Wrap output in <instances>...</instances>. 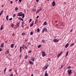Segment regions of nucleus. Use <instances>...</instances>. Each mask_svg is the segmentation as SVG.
Returning a JSON list of instances; mask_svg holds the SVG:
<instances>
[{
  "mask_svg": "<svg viewBox=\"0 0 76 76\" xmlns=\"http://www.w3.org/2000/svg\"><path fill=\"white\" fill-rule=\"evenodd\" d=\"M18 16H23V14H22V12H20V13H18Z\"/></svg>",
  "mask_w": 76,
  "mask_h": 76,
  "instance_id": "20e7f679",
  "label": "nucleus"
},
{
  "mask_svg": "<svg viewBox=\"0 0 76 76\" xmlns=\"http://www.w3.org/2000/svg\"><path fill=\"white\" fill-rule=\"evenodd\" d=\"M12 36H13V37L14 36H15V34H12Z\"/></svg>",
  "mask_w": 76,
  "mask_h": 76,
  "instance_id": "680f3d73",
  "label": "nucleus"
},
{
  "mask_svg": "<svg viewBox=\"0 0 76 76\" xmlns=\"http://www.w3.org/2000/svg\"><path fill=\"white\" fill-rule=\"evenodd\" d=\"M8 17H9V15H7V16H6V19H7V21L9 20L8 19Z\"/></svg>",
  "mask_w": 76,
  "mask_h": 76,
  "instance_id": "6ab92c4d",
  "label": "nucleus"
},
{
  "mask_svg": "<svg viewBox=\"0 0 76 76\" xmlns=\"http://www.w3.org/2000/svg\"><path fill=\"white\" fill-rule=\"evenodd\" d=\"M67 72L68 73V75H71V74H72V70H68Z\"/></svg>",
  "mask_w": 76,
  "mask_h": 76,
  "instance_id": "f03ea898",
  "label": "nucleus"
},
{
  "mask_svg": "<svg viewBox=\"0 0 76 76\" xmlns=\"http://www.w3.org/2000/svg\"><path fill=\"white\" fill-rule=\"evenodd\" d=\"M3 13V11L2 10L1 12L0 13V16H1V15H2Z\"/></svg>",
  "mask_w": 76,
  "mask_h": 76,
  "instance_id": "4be33fe9",
  "label": "nucleus"
},
{
  "mask_svg": "<svg viewBox=\"0 0 76 76\" xmlns=\"http://www.w3.org/2000/svg\"><path fill=\"white\" fill-rule=\"evenodd\" d=\"M62 54H63V52H61L60 53L58 54V55L57 56L58 58H59L60 56H61Z\"/></svg>",
  "mask_w": 76,
  "mask_h": 76,
  "instance_id": "423d86ee",
  "label": "nucleus"
},
{
  "mask_svg": "<svg viewBox=\"0 0 76 76\" xmlns=\"http://www.w3.org/2000/svg\"><path fill=\"white\" fill-rule=\"evenodd\" d=\"M75 45V43H72L70 45V47H72V46H73V45Z\"/></svg>",
  "mask_w": 76,
  "mask_h": 76,
  "instance_id": "a211bd4d",
  "label": "nucleus"
},
{
  "mask_svg": "<svg viewBox=\"0 0 76 76\" xmlns=\"http://www.w3.org/2000/svg\"><path fill=\"white\" fill-rule=\"evenodd\" d=\"M36 20L35 21V23H34V24H37V22H38V20Z\"/></svg>",
  "mask_w": 76,
  "mask_h": 76,
  "instance_id": "2eb2a0df",
  "label": "nucleus"
},
{
  "mask_svg": "<svg viewBox=\"0 0 76 76\" xmlns=\"http://www.w3.org/2000/svg\"><path fill=\"white\" fill-rule=\"evenodd\" d=\"M28 53H31V50H29L28 51Z\"/></svg>",
  "mask_w": 76,
  "mask_h": 76,
  "instance_id": "3c124183",
  "label": "nucleus"
},
{
  "mask_svg": "<svg viewBox=\"0 0 76 76\" xmlns=\"http://www.w3.org/2000/svg\"><path fill=\"white\" fill-rule=\"evenodd\" d=\"M12 69H10L9 70V72H11V71H12Z\"/></svg>",
  "mask_w": 76,
  "mask_h": 76,
  "instance_id": "de8ad7c7",
  "label": "nucleus"
},
{
  "mask_svg": "<svg viewBox=\"0 0 76 76\" xmlns=\"http://www.w3.org/2000/svg\"><path fill=\"white\" fill-rule=\"evenodd\" d=\"M69 44L67 43L65 46V48H67V47H68V46H69Z\"/></svg>",
  "mask_w": 76,
  "mask_h": 76,
  "instance_id": "f8f14e48",
  "label": "nucleus"
},
{
  "mask_svg": "<svg viewBox=\"0 0 76 76\" xmlns=\"http://www.w3.org/2000/svg\"><path fill=\"white\" fill-rule=\"evenodd\" d=\"M63 65H62L61 66V68H60V69H62V68H63Z\"/></svg>",
  "mask_w": 76,
  "mask_h": 76,
  "instance_id": "e433bc0d",
  "label": "nucleus"
},
{
  "mask_svg": "<svg viewBox=\"0 0 76 76\" xmlns=\"http://www.w3.org/2000/svg\"><path fill=\"white\" fill-rule=\"evenodd\" d=\"M47 25V22H45L44 23V24L43 25L44 26H45V25Z\"/></svg>",
  "mask_w": 76,
  "mask_h": 76,
  "instance_id": "f3484780",
  "label": "nucleus"
},
{
  "mask_svg": "<svg viewBox=\"0 0 76 76\" xmlns=\"http://www.w3.org/2000/svg\"><path fill=\"white\" fill-rule=\"evenodd\" d=\"M42 56L43 57H45V56H46V53H45V51H43L42 53Z\"/></svg>",
  "mask_w": 76,
  "mask_h": 76,
  "instance_id": "f257e3e1",
  "label": "nucleus"
},
{
  "mask_svg": "<svg viewBox=\"0 0 76 76\" xmlns=\"http://www.w3.org/2000/svg\"><path fill=\"white\" fill-rule=\"evenodd\" d=\"M22 35H25V34L24 33H23L22 34Z\"/></svg>",
  "mask_w": 76,
  "mask_h": 76,
  "instance_id": "f704fd0d",
  "label": "nucleus"
},
{
  "mask_svg": "<svg viewBox=\"0 0 76 76\" xmlns=\"http://www.w3.org/2000/svg\"><path fill=\"white\" fill-rule=\"evenodd\" d=\"M47 69V67H46V66L44 68V70H46V69Z\"/></svg>",
  "mask_w": 76,
  "mask_h": 76,
  "instance_id": "393cba45",
  "label": "nucleus"
},
{
  "mask_svg": "<svg viewBox=\"0 0 76 76\" xmlns=\"http://www.w3.org/2000/svg\"><path fill=\"white\" fill-rule=\"evenodd\" d=\"M41 47V45H39L38 46V48H40V47Z\"/></svg>",
  "mask_w": 76,
  "mask_h": 76,
  "instance_id": "2f4dec72",
  "label": "nucleus"
},
{
  "mask_svg": "<svg viewBox=\"0 0 76 76\" xmlns=\"http://www.w3.org/2000/svg\"><path fill=\"white\" fill-rule=\"evenodd\" d=\"M37 2H38L39 1V0H36Z\"/></svg>",
  "mask_w": 76,
  "mask_h": 76,
  "instance_id": "052dcab7",
  "label": "nucleus"
},
{
  "mask_svg": "<svg viewBox=\"0 0 76 76\" xmlns=\"http://www.w3.org/2000/svg\"><path fill=\"white\" fill-rule=\"evenodd\" d=\"M5 42L6 44H7V41H5Z\"/></svg>",
  "mask_w": 76,
  "mask_h": 76,
  "instance_id": "69168bd1",
  "label": "nucleus"
},
{
  "mask_svg": "<svg viewBox=\"0 0 76 76\" xmlns=\"http://www.w3.org/2000/svg\"><path fill=\"white\" fill-rule=\"evenodd\" d=\"M19 2H20L22 1V0H19Z\"/></svg>",
  "mask_w": 76,
  "mask_h": 76,
  "instance_id": "8fccbe9b",
  "label": "nucleus"
},
{
  "mask_svg": "<svg viewBox=\"0 0 76 76\" xmlns=\"http://www.w3.org/2000/svg\"><path fill=\"white\" fill-rule=\"evenodd\" d=\"M37 32H39V28H37Z\"/></svg>",
  "mask_w": 76,
  "mask_h": 76,
  "instance_id": "a878e982",
  "label": "nucleus"
},
{
  "mask_svg": "<svg viewBox=\"0 0 76 76\" xmlns=\"http://www.w3.org/2000/svg\"><path fill=\"white\" fill-rule=\"evenodd\" d=\"M68 52H69V51H68L66 53L65 57H67V55H68Z\"/></svg>",
  "mask_w": 76,
  "mask_h": 76,
  "instance_id": "aec40b11",
  "label": "nucleus"
},
{
  "mask_svg": "<svg viewBox=\"0 0 76 76\" xmlns=\"http://www.w3.org/2000/svg\"><path fill=\"white\" fill-rule=\"evenodd\" d=\"M70 68H71V66H69L67 67V69H70Z\"/></svg>",
  "mask_w": 76,
  "mask_h": 76,
  "instance_id": "cd10ccee",
  "label": "nucleus"
},
{
  "mask_svg": "<svg viewBox=\"0 0 76 76\" xmlns=\"http://www.w3.org/2000/svg\"><path fill=\"white\" fill-rule=\"evenodd\" d=\"M24 17H25V16H23L22 18H23V19Z\"/></svg>",
  "mask_w": 76,
  "mask_h": 76,
  "instance_id": "bf43d9fd",
  "label": "nucleus"
},
{
  "mask_svg": "<svg viewBox=\"0 0 76 76\" xmlns=\"http://www.w3.org/2000/svg\"><path fill=\"white\" fill-rule=\"evenodd\" d=\"M33 25H34V24L32 23L30 25V26H31V27H32V26H33Z\"/></svg>",
  "mask_w": 76,
  "mask_h": 76,
  "instance_id": "c756f323",
  "label": "nucleus"
},
{
  "mask_svg": "<svg viewBox=\"0 0 76 76\" xmlns=\"http://www.w3.org/2000/svg\"><path fill=\"white\" fill-rule=\"evenodd\" d=\"M10 51V50L9 49H8L5 52V53L6 54H9V51Z\"/></svg>",
  "mask_w": 76,
  "mask_h": 76,
  "instance_id": "6e6552de",
  "label": "nucleus"
},
{
  "mask_svg": "<svg viewBox=\"0 0 76 76\" xmlns=\"http://www.w3.org/2000/svg\"><path fill=\"white\" fill-rule=\"evenodd\" d=\"M3 25H1V28H0V30H3Z\"/></svg>",
  "mask_w": 76,
  "mask_h": 76,
  "instance_id": "4468645a",
  "label": "nucleus"
},
{
  "mask_svg": "<svg viewBox=\"0 0 76 76\" xmlns=\"http://www.w3.org/2000/svg\"><path fill=\"white\" fill-rule=\"evenodd\" d=\"M39 10H37V11L36 12H37V13H39Z\"/></svg>",
  "mask_w": 76,
  "mask_h": 76,
  "instance_id": "58836bf2",
  "label": "nucleus"
},
{
  "mask_svg": "<svg viewBox=\"0 0 76 76\" xmlns=\"http://www.w3.org/2000/svg\"><path fill=\"white\" fill-rule=\"evenodd\" d=\"M4 42L2 43H1L0 45V47H1V48H3L4 47Z\"/></svg>",
  "mask_w": 76,
  "mask_h": 76,
  "instance_id": "0eeeda50",
  "label": "nucleus"
},
{
  "mask_svg": "<svg viewBox=\"0 0 76 76\" xmlns=\"http://www.w3.org/2000/svg\"><path fill=\"white\" fill-rule=\"evenodd\" d=\"M16 16V14H14L13 15V17H15Z\"/></svg>",
  "mask_w": 76,
  "mask_h": 76,
  "instance_id": "79ce46f5",
  "label": "nucleus"
},
{
  "mask_svg": "<svg viewBox=\"0 0 76 76\" xmlns=\"http://www.w3.org/2000/svg\"><path fill=\"white\" fill-rule=\"evenodd\" d=\"M6 69H4V73H5V72H6Z\"/></svg>",
  "mask_w": 76,
  "mask_h": 76,
  "instance_id": "e2e57ef3",
  "label": "nucleus"
},
{
  "mask_svg": "<svg viewBox=\"0 0 76 76\" xmlns=\"http://www.w3.org/2000/svg\"><path fill=\"white\" fill-rule=\"evenodd\" d=\"M29 63H30V64H31V65H33V64H34V63L31 61H29Z\"/></svg>",
  "mask_w": 76,
  "mask_h": 76,
  "instance_id": "9d476101",
  "label": "nucleus"
},
{
  "mask_svg": "<svg viewBox=\"0 0 76 76\" xmlns=\"http://www.w3.org/2000/svg\"><path fill=\"white\" fill-rule=\"evenodd\" d=\"M9 20H12V18H11L9 19Z\"/></svg>",
  "mask_w": 76,
  "mask_h": 76,
  "instance_id": "c03bdc74",
  "label": "nucleus"
},
{
  "mask_svg": "<svg viewBox=\"0 0 76 76\" xmlns=\"http://www.w3.org/2000/svg\"><path fill=\"white\" fill-rule=\"evenodd\" d=\"M53 41L54 42H58V39H55L53 40Z\"/></svg>",
  "mask_w": 76,
  "mask_h": 76,
  "instance_id": "7ed1b4c3",
  "label": "nucleus"
},
{
  "mask_svg": "<svg viewBox=\"0 0 76 76\" xmlns=\"http://www.w3.org/2000/svg\"><path fill=\"white\" fill-rule=\"evenodd\" d=\"M41 10H42V8L40 9L39 10H39V12H40V11H41Z\"/></svg>",
  "mask_w": 76,
  "mask_h": 76,
  "instance_id": "ea45409f",
  "label": "nucleus"
},
{
  "mask_svg": "<svg viewBox=\"0 0 76 76\" xmlns=\"http://www.w3.org/2000/svg\"><path fill=\"white\" fill-rule=\"evenodd\" d=\"M10 47L11 48H13L14 47V44H11L10 45Z\"/></svg>",
  "mask_w": 76,
  "mask_h": 76,
  "instance_id": "9b49d317",
  "label": "nucleus"
},
{
  "mask_svg": "<svg viewBox=\"0 0 76 76\" xmlns=\"http://www.w3.org/2000/svg\"><path fill=\"white\" fill-rule=\"evenodd\" d=\"M10 2L11 3H13V2L12 1H10Z\"/></svg>",
  "mask_w": 76,
  "mask_h": 76,
  "instance_id": "13d9d810",
  "label": "nucleus"
},
{
  "mask_svg": "<svg viewBox=\"0 0 76 76\" xmlns=\"http://www.w3.org/2000/svg\"><path fill=\"white\" fill-rule=\"evenodd\" d=\"M31 76H34V75H33V74H31Z\"/></svg>",
  "mask_w": 76,
  "mask_h": 76,
  "instance_id": "0e129e2a",
  "label": "nucleus"
},
{
  "mask_svg": "<svg viewBox=\"0 0 76 76\" xmlns=\"http://www.w3.org/2000/svg\"><path fill=\"white\" fill-rule=\"evenodd\" d=\"M45 31V32H47V29L46 28H44L42 31V33H44V32Z\"/></svg>",
  "mask_w": 76,
  "mask_h": 76,
  "instance_id": "39448f33",
  "label": "nucleus"
},
{
  "mask_svg": "<svg viewBox=\"0 0 76 76\" xmlns=\"http://www.w3.org/2000/svg\"><path fill=\"white\" fill-rule=\"evenodd\" d=\"M3 6H4V5H1L2 7H3Z\"/></svg>",
  "mask_w": 76,
  "mask_h": 76,
  "instance_id": "338daca9",
  "label": "nucleus"
},
{
  "mask_svg": "<svg viewBox=\"0 0 76 76\" xmlns=\"http://www.w3.org/2000/svg\"><path fill=\"white\" fill-rule=\"evenodd\" d=\"M34 60H35V58H32V61H34Z\"/></svg>",
  "mask_w": 76,
  "mask_h": 76,
  "instance_id": "c85d7f7f",
  "label": "nucleus"
},
{
  "mask_svg": "<svg viewBox=\"0 0 76 76\" xmlns=\"http://www.w3.org/2000/svg\"><path fill=\"white\" fill-rule=\"evenodd\" d=\"M13 74H11L10 75V76H13Z\"/></svg>",
  "mask_w": 76,
  "mask_h": 76,
  "instance_id": "49530a36",
  "label": "nucleus"
},
{
  "mask_svg": "<svg viewBox=\"0 0 76 76\" xmlns=\"http://www.w3.org/2000/svg\"><path fill=\"white\" fill-rule=\"evenodd\" d=\"M42 42L43 43H44V42H45V41H44V40H42Z\"/></svg>",
  "mask_w": 76,
  "mask_h": 76,
  "instance_id": "a18cd8bd",
  "label": "nucleus"
},
{
  "mask_svg": "<svg viewBox=\"0 0 76 76\" xmlns=\"http://www.w3.org/2000/svg\"><path fill=\"white\" fill-rule=\"evenodd\" d=\"M20 25V23H18L17 24V26H19V25Z\"/></svg>",
  "mask_w": 76,
  "mask_h": 76,
  "instance_id": "b1692460",
  "label": "nucleus"
},
{
  "mask_svg": "<svg viewBox=\"0 0 76 76\" xmlns=\"http://www.w3.org/2000/svg\"><path fill=\"white\" fill-rule=\"evenodd\" d=\"M48 60H49V61H51V59H50V58H48Z\"/></svg>",
  "mask_w": 76,
  "mask_h": 76,
  "instance_id": "4d7b16f0",
  "label": "nucleus"
},
{
  "mask_svg": "<svg viewBox=\"0 0 76 76\" xmlns=\"http://www.w3.org/2000/svg\"><path fill=\"white\" fill-rule=\"evenodd\" d=\"M24 23H25V22L23 21L22 22V24L21 25H23V24H24Z\"/></svg>",
  "mask_w": 76,
  "mask_h": 76,
  "instance_id": "4c0bfd02",
  "label": "nucleus"
},
{
  "mask_svg": "<svg viewBox=\"0 0 76 76\" xmlns=\"http://www.w3.org/2000/svg\"><path fill=\"white\" fill-rule=\"evenodd\" d=\"M25 59H27V58H28V56L26 55V56L25 57Z\"/></svg>",
  "mask_w": 76,
  "mask_h": 76,
  "instance_id": "412c9836",
  "label": "nucleus"
},
{
  "mask_svg": "<svg viewBox=\"0 0 76 76\" xmlns=\"http://www.w3.org/2000/svg\"><path fill=\"white\" fill-rule=\"evenodd\" d=\"M3 50V49L1 48H0V51H1Z\"/></svg>",
  "mask_w": 76,
  "mask_h": 76,
  "instance_id": "a19ab883",
  "label": "nucleus"
},
{
  "mask_svg": "<svg viewBox=\"0 0 76 76\" xmlns=\"http://www.w3.org/2000/svg\"><path fill=\"white\" fill-rule=\"evenodd\" d=\"M21 26H22V28H23V25H21Z\"/></svg>",
  "mask_w": 76,
  "mask_h": 76,
  "instance_id": "5fc2aeb1",
  "label": "nucleus"
},
{
  "mask_svg": "<svg viewBox=\"0 0 76 76\" xmlns=\"http://www.w3.org/2000/svg\"><path fill=\"white\" fill-rule=\"evenodd\" d=\"M48 66H49V65H48V64H47L45 66L47 67V68L48 67Z\"/></svg>",
  "mask_w": 76,
  "mask_h": 76,
  "instance_id": "bb28decb",
  "label": "nucleus"
},
{
  "mask_svg": "<svg viewBox=\"0 0 76 76\" xmlns=\"http://www.w3.org/2000/svg\"><path fill=\"white\" fill-rule=\"evenodd\" d=\"M20 50H22V47H20Z\"/></svg>",
  "mask_w": 76,
  "mask_h": 76,
  "instance_id": "6e6d98bb",
  "label": "nucleus"
},
{
  "mask_svg": "<svg viewBox=\"0 0 76 76\" xmlns=\"http://www.w3.org/2000/svg\"><path fill=\"white\" fill-rule=\"evenodd\" d=\"M45 76H48V73H45Z\"/></svg>",
  "mask_w": 76,
  "mask_h": 76,
  "instance_id": "dca6fc26",
  "label": "nucleus"
},
{
  "mask_svg": "<svg viewBox=\"0 0 76 76\" xmlns=\"http://www.w3.org/2000/svg\"><path fill=\"white\" fill-rule=\"evenodd\" d=\"M23 47H24V48H26V49H28V48H27L26 46H25V45H23Z\"/></svg>",
  "mask_w": 76,
  "mask_h": 76,
  "instance_id": "5701e85b",
  "label": "nucleus"
},
{
  "mask_svg": "<svg viewBox=\"0 0 76 76\" xmlns=\"http://www.w3.org/2000/svg\"><path fill=\"white\" fill-rule=\"evenodd\" d=\"M20 53H21V52H22V49H20Z\"/></svg>",
  "mask_w": 76,
  "mask_h": 76,
  "instance_id": "603ef678",
  "label": "nucleus"
},
{
  "mask_svg": "<svg viewBox=\"0 0 76 76\" xmlns=\"http://www.w3.org/2000/svg\"><path fill=\"white\" fill-rule=\"evenodd\" d=\"M52 5L53 6H56V3H55V1H53V2Z\"/></svg>",
  "mask_w": 76,
  "mask_h": 76,
  "instance_id": "1a4fd4ad",
  "label": "nucleus"
},
{
  "mask_svg": "<svg viewBox=\"0 0 76 76\" xmlns=\"http://www.w3.org/2000/svg\"><path fill=\"white\" fill-rule=\"evenodd\" d=\"M30 35H33V32H31V33H30Z\"/></svg>",
  "mask_w": 76,
  "mask_h": 76,
  "instance_id": "473e14b6",
  "label": "nucleus"
},
{
  "mask_svg": "<svg viewBox=\"0 0 76 76\" xmlns=\"http://www.w3.org/2000/svg\"><path fill=\"white\" fill-rule=\"evenodd\" d=\"M39 18V16L37 15L36 18H37V19H38Z\"/></svg>",
  "mask_w": 76,
  "mask_h": 76,
  "instance_id": "09e8293b",
  "label": "nucleus"
},
{
  "mask_svg": "<svg viewBox=\"0 0 76 76\" xmlns=\"http://www.w3.org/2000/svg\"><path fill=\"white\" fill-rule=\"evenodd\" d=\"M13 26H14V24H12L11 27H12V28H13Z\"/></svg>",
  "mask_w": 76,
  "mask_h": 76,
  "instance_id": "c9c22d12",
  "label": "nucleus"
},
{
  "mask_svg": "<svg viewBox=\"0 0 76 76\" xmlns=\"http://www.w3.org/2000/svg\"><path fill=\"white\" fill-rule=\"evenodd\" d=\"M19 20H22V21H23V19L21 18L20 17H19V18H18Z\"/></svg>",
  "mask_w": 76,
  "mask_h": 76,
  "instance_id": "ddd939ff",
  "label": "nucleus"
},
{
  "mask_svg": "<svg viewBox=\"0 0 76 76\" xmlns=\"http://www.w3.org/2000/svg\"><path fill=\"white\" fill-rule=\"evenodd\" d=\"M21 56H22V54L20 55V56L19 58H21Z\"/></svg>",
  "mask_w": 76,
  "mask_h": 76,
  "instance_id": "864d4df0",
  "label": "nucleus"
},
{
  "mask_svg": "<svg viewBox=\"0 0 76 76\" xmlns=\"http://www.w3.org/2000/svg\"><path fill=\"white\" fill-rule=\"evenodd\" d=\"M23 16H25V14H23Z\"/></svg>",
  "mask_w": 76,
  "mask_h": 76,
  "instance_id": "774afa93",
  "label": "nucleus"
},
{
  "mask_svg": "<svg viewBox=\"0 0 76 76\" xmlns=\"http://www.w3.org/2000/svg\"><path fill=\"white\" fill-rule=\"evenodd\" d=\"M31 21H32V19H29V23H30L31 22Z\"/></svg>",
  "mask_w": 76,
  "mask_h": 76,
  "instance_id": "7c9ffc66",
  "label": "nucleus"
},
{
  "mask_svg": "<svg viewBox=\"0 0 76 76\" xmlns=\"http://www.w3.org/2000/svg\"><path fill=\"white\" fill-rule=\"evenodd\" d=\"M15 10H18V8L17 7H16L15 9Z\"/></svg>",
  "mask_w": 76,
  "mask_h": 76,
  "instance_id": "72a5a7b5",
  "label": "nucleus"
},
{
  "mask_svg": "<svg viewBox=\"0 0 76 76\" xmlns=\"http://www.w3.org/2000/svg\"><path fill=\"white\" fill-rule=\"evenodd\" d=\"M35 9H33V12H35Z\"/></svg>",
  "mask_w": 76,
  "mask_h": 76,
  "instance_id": "37998d69",
  "label": "nucleus"
}]
</instances>
